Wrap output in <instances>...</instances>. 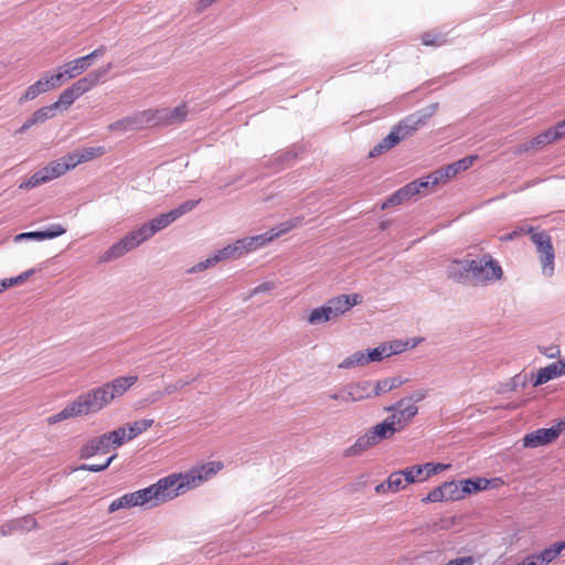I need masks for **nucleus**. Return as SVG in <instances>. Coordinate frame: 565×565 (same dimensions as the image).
I'll use <instances>...</instances> for the list:
<instances>
[{
	"label": "nucleus",
	"mask_w": 565,
	"mask_h": 565,
	"mask_svg": "<svg viewBox=\"0 0 565 565\" xmlns=\"http://www.w3.org/2000/svg\"><path fill=\"white\" fill-rule=\"evenodd\" d=\"M376 446L374 441V437L367 430L365 434L360 436L352 446L348 447L344 450L345 457H356L361 456L363 452L367 451L372 447Z\"/></svg>",
	"instance_id": "5701e85b"
},
{
	"label": "nucleus",
	"mask_w": 565,
	"mask_h": 565,
	"mask_svg": "<svg viewBox=\"0 0 565 565\" xmlns=\"http://www.w3.org/2000/svg\"><path fill=\"white\" fill-rule=\"evenodd\" d=\"M34 274V269H29V270H25L23 273H21L20 275H18L17 277H12V278H6L7 279V282L9 285V288L10 287H13L15 285H21L23 284L26 279H29L32 275Z\"/></svg>",
	"instance_id": "864d4df0"
},
{
	"label": "nucleus",
	"mask_w": 565,
	"mask_h": 565,
	"mask_svg": "<svg viewBox=\"0 0 565 565\" xmlns=\"http://www.w3.org/2000/svg\"><path fill=\"white\" fill-rule=\"evenodd\" d=\"M489 483H490V481L486 478L461 480L465 497L467 494H472V493H477L481 490H486L488 488Z\"/></svg>",
	"instance_id": "7c9ffc66"
},
{
	"label": "nucleus",
	"mask_w": 565,
	"mask_h": 565,
	"mask_svg": "<svg viewBox=\"0 0 565 565\" xmlns=\"http://www.w3.org/2000/svg\"><path fill=\"white\" fill-rule=\"evenodd\" d=\"M105 152L106 149L103 146L77 149L67 153V161L72 163L74 169L82 163L100 158L103 154H105Z\"/></svg>",
	"instance_id": "f3484780"
},
{
	"label": "nucleus",
	"mask_w": 565,
	"mask_h": 565,
	"mask_svg": "<svg viewBox=\"0 0 565 565\" xmlns=\"http://www.w3.org/2000/svg\"><path fill=\"white\" fill-rule=\"evenodd\" d=\"M537 255L542 266L543 275L546 277H552L555 271V250L553 245L546 248L545 250H541V253H539Z\"/></svg>",
	"instance_id": "bb28decb"
},
{
	"label": "nucleus",
	"mask_w": 565,
	"mask_h": 565,
	"mask_svg": "<svg viewBox=\"0 0 565 565\" xmlns=\"http://www.w3.org/2000/svg\"><path fill=\"white\" fill-rule=\"evenodd\" d=\"M425 124V117H408L394 126L391 132L371 151L370 157H376L394 148L403 139L412 136L420 126Z\"/></svg>",
	"instance_id": "7ed1b4c3"
},
{
	"label": "nucleus",
	"mask_w": 565,
	"mask_h": 565,
	"mask_svg": "<svg viewBox=\"0 0 565 565\" xmlns=\"http://www.w3.org/2000/svg\"><path fill=\"white\" fill-rule=\"evenodd\" d=\"M66 232L65 227L61 224H54L46 231H36V232H25L18 234L14 237L15 242L22 241V239H51L57 236L63 235Z\"/></svg>",
	"instance_id": "412c9836"
},
{
	"label": "nucleus",
	"mask_w": 565,
	"mask_h": 565,
	"mask_svg": "<svg viewBox=\"0 0 565 565\" xmlns=\"http://www.w3.org/2000/svg\"><path fill=\"white\" fill-rule=\"evenodd\" d=\"M559 141L553 126L532 137L531 139L520 143L515 149V154L533 152L545 148L554 142Z\"/></svg>",
	"instance_id": "f8f14e48"
},
{
	"label": "nucleus",
	"mask_w": 565,
	"mask_h": 565,
	"mask_svg": "<svg viewBox=\"0 0 565 565\" xmlns=\"http://www.w3.org/2000/svg\"><path fill=\"white\" fill-rule=\"evenodd\" d=\"M107 436L114 448L120 447L125 441H127L128 428L126 426H120L117 429L107 433Z\"/></svg>",
	"instance_id": "a19ab883"
},
{
	"label": "nucleus",
	"mask_w": 565,
	"mask_h": 565,
	"mask_svg": "<svg viewBox=\"0 0 565 565\" xmlns=\"http://www.w3.org/2000/svg\"><path fill=\"white\" fill-rule=\"evenodd\" d=\"M422 42L426 46H440L447 41L444 35L433 32H426L422 35Z\"/></svg>",
	"instance_id": "de8ad7c7"
},
{
	"label": "nucleus",
	"mask_w": 565,
	"mask_h": 565,
	"mask_svg": "<svg viewBox=\"0 0 565 565\" xmlns=\"http://www.w3.org/2000/svg\"><path fill=\"white\" fill-rule=\"evenodd\" d=\"M531 241L536 247L537 254L553 245L552 238L546 231L532 232Z\"/></svg>",
	"instance_id": "72a5a7b5"
},
{
	"label": "nucleus",
	"mask_w": 565,
	"mask_h": 565,
	"mask_svg": "<svg viewBox=\"0 0 565 565\" xmlns=\"http://www.w3.org/2000/svg\"><path fill=\"white\" fill-rule=\"evenodd\" d=\"M564 428L565 422H559L551 428H540L529 433L523 438V446L527 448H536L552 444L558 438Z\"/></svg>",
	"instance_id": "9b49d317"
},
{
	"label": "nucleus",
	"mask_w": 565,
	"mask_h": 565,
	"mask_svg": "<svg viewBox=\"0 0 565 565\" xmlns=\"http://www.w3.org/2000/svg\"><path fill=\"white\" fill-rule=\"evenodd\" d=\"M422 468L424 469V477L427 481L430 477L436 476L443 471H446L450 468L449 463H435V462H426L422 465Z\"/></svg>",
	"instance_id": "37998d69"
},
{
	"label": "nucleus",
	"mask_w": 565,
	"mask_h": 565,
	"mask_svg": "<svg viewBox=\"0 0 565 565\" xmlns=\"http://www.w3.org/2000/svg\"><path fill=\"white\" fill-rule=\"evenodd\" d=\"M111 443L107 434H103L98 437L88 440L81 449L82 458H90L97 454H107L111 447Z\"/></svg>",
	"instance_id": "a211bd4d"
},
{
	"label": "nucleus",
	"mask_w": 565,
	"mask_h": 565,
	"mask_svg": "<svg viewBox=\"0 0 565 565\" xmlns=\"http://www.w3.org/2000/svg\"><path fill=\"white\" fill-rule=\"evenodd\" d=\"M140 113L134 117V118H124V119H120V120H117L113 124H110L108 126V129L110 131H116V130H128V129H131L136 126V124H143L141 120H140Z\"/></svg>",
	"instance_id": "58836bf2"
},
{
	"label": "nucleus",
	"mask_w": 565,
	"mask_h": 565,
	"mask_svg": "<svg viewBox=\"0 0 565 565\" xmlns=\"http://www.w3.org/2000/svg\"><path fill=\"white\" fill-rule=\"evenodd\" d=\"M365 353L367 364L371 362L382 361L384 358H388L392 355V351L390 350V348H386L384 343L377 348L367 350Z\"/></svg>",
	"instance_id": "4c0bfd02"
},
{
	"label": "nucleus",
	"mask_w": 565,
	"mask_h": 565,
	"mask_svg": "<svg viewBox=\"0 0 565 565\" xmlns=\"http://www.w3.org/2000/svg\"><path fill=\"white\" fill-rule=\"evenodd\" d=\"M40 94H41L40 90L36 87H34V85L32 84L25 89L24 94L20 97L19 102L24 103L28 100H33Z\"/></svg>",
	"instance_id": "13d9d810"
},
{
	"label": "nucleus",
	"mask_w": 565,
	"mask_h": 565,
	"mask_svg": "<svg viewBox=\"0 0 565 565\" xmlns=\"http://www.w3.org/2000/svg\"><path fill=\"white\" fill-rule=\"evenodd\" d=\"M369 431L374 437L375 444L379 445L382 440L393 437L398 430L391 424L390 419L386 418L372 427Z\"/></svg>",
	"instance_id": "a878e982"
},
{
	"label": "nucleus",
	"mask_w": 565,
	"mask_h": 565,
	"mask_svg": "<svg viewBox=\"0 0 565 565\" xmlns=\"http://www.w3.org/2000/svg\"><path fill=\"white\" fill-rule=\"evenodd\" d=\"M116 457H117V454L110 456L104 463H100V465H83L79 469L92 471V472H99V471H103V470L107 469Z\"/></svg>",
	"instance_id": "603ef678"
},
{
	"label": "nucleus",
	"mask_w": 565,
	"mask_h": 565,
	"mask_svg": "<svg viewBox=\"0 0 565 565\" xmlns=\"http://www.w3.org/2000/svg\"><path fill=\"white\" fill-rule=\"evenodd\" d=\"M78 97L79 96L75 92L74 87L70 86L60 94L58 99L53 103V107L56 109L58 107H64V109H67Z\"/></svg>",
	"instance_id": "473e14b6"
},
{
	"label": "nucleus",
	"mask_w": 565,
	"mask_h": 565,
	"mask_svg": "<svg viewBox=\"0 0 565 565\" xmlns=\"http://www.w3.org/2000/svg\"><path fill=\"white\" fill-rule=\"evenodd\" d=\"M534 231V227L533 226H521L519 228H515L514 231H512L511 233H508L505 234L504 236L501 237L502 241H511L520 235H523V234H530Z\"/></svg>",
	"instance_id": "6e6d98bb"
},
{
	"label": "nucleus",
	"mask_w": 565,
	"mask_h": 565,
	"mask_svg": "<svg viewBox=\"0 0 565 565\" xmlns=\"http://www.w3.org/2000/svg\"><path fill=\"white\" fill-rule=\"evenodd\" d=\"M73 408L76 412L77 417L87 416L98 412L89 391L78 395L73 402H71Z\"/></svg>",
	"instance_id": "b1692460"
},
{
	"label": "nucleus",
	"mask_w": 565,
	"mask_h": 565,
	"mask_svg": "<svg viewBox=\"0 0 565 565\" xmlns=\"http://www.w3.org/2000/svg\"><path fill=\"white\" fill-rule=\"evenodd\" d=\"M89 66H90V61L85 55V56L77 57L73 61H70L66 64H64L62 67H58V71L56 72V74L62 75V83H63L65 77L67 79L75 78L76 76L84 73Z\"/></svg>",
	"instance_id": "6ab92c4d"
},
{
	"label": "nucleus",
	"mask_w": 565,
	"mask_h": 565,
	"mask_svg": "<svg viewBox=\"0 0 565 565\" xmlns=\"http://www.w3.org/2000/svg\"><path fill=\"white\" fill-rule=\"evenodd\" d=\"M150 504L146 488L126 493L115 499L108 507V512L113 513L120 509H129Z\"/></svg>",
	"instance_id": "ddd939ff"
},
{
	"label": "nucleus",
	"mask_w": 565,
	"mask_h": 565,
	"mask_svg": "<svg viewBox=\"0 0 565 565\" xmlns=\"http://www.w3.org/2000/svg\"><path fill=\"white\" fill-rule=\"evenodd\" d=\"M443 484L446 501H458L465 498L461 481H446Z\"/></svg>",
	"instance_id": "cd10ccee"
},
{
	"label": "nucleus",
	"mask_w": 565,
	"mask_h": 565,
	"mask_svg": "<svg viewBox=\"0 0 565 565\" xmlns=\"http://www.w3.org/2000/svg\"><path fill=\"white\" fill-rule=\"evenodd\" d=\"M62 84V75L61 74H53V75H45L35 83H33L34 87H36L40 93H46L53 88H56L61 86Z\"/></svg>",
	"instance_id": "c756f323"
},
{
	"label": "nucleus",
	"mask_w": 565,
	"mask_h": 565,
	"mask_svg": "<svg viewBox=\"0 0 565 565\" xmlns=\"http://www.w3.org/2000/svg\"><path fill=\"white\" fill-rule=\"evenodd\" d=\"M224 465L222 461H209L194 466L185 472H173L160 478L146 488L151 507L172 501L214 478Z\"/></svg>",
	"instance_id": "f257e3e1"
},
{
	"label": "nucleus",
	"mask_w": 565,
	"mask_h": 565,
	"mask_svg": "<svg viewBox=\"0 0 565 565\" xmlns=\"http://www.w3.org/2000/svg\"><path fill=\"white\" fill-rule=\"evenodd\" d=\"M199 202L200 200H189L179 205L178 207L169 211L168 213H163L152 218L150 222L145 223V226L147 227V230L150 231L149 234L153 236L157 232L168 227L175 220H178L185 213L192 211L199 204Z\"/></svg>",
	"instance_id": "1a4fd4ad"
},
{
	"label": "nucleus",
	"mask_w": 565,
	"mask_h": 565,
	"mask_svg": "<svg viewBox=\"0 0 565 565\" xmlns=\"http://www.w3.org/2000/svg\"><path fill=\"white\" fill-rule=\"evenodd\" d=\"M559 140L565 138V118L553 125Z\"/></svg>",
	"instance_id": "338daca9"
},
{
	"label": "nucleus",
	"mask_w": 565,
	"mask_h": 565,
	"mask_svg": "<svg viewBox=\"0 0 565 565\" xmlns=\"http://www.w3.org/2000/svg\"><path fill=\"white\" fill-rule=\"evenodd\" d=\"M475 559L472 556H465L449 561L445 565H473Z\"/></svg>",
	"instance_id": "69168bd1"
},
{
	"label": "nucleus",
	"mask_w": 565,
	"mask_h": 565,
	"mask_svg": "<svg viewBox=\"0 0 565 565\" xmlns=\"http://www.w3.org/2000/svg\"><path fill=\"white\" fill-rule=\"evenodd\" d=\"M153 425V419H140L134 423H129L126 426L128 428L127 439L131 440L136 438L138 435L142 434L147 429H149Z\"/></svg>",
	"instance_id": "2f4dec72"
},
{
	"label": "nucleus",
	"mask_w": 565,
	"mask_h": 565,
	"mask_svg": "<svg viewBox=\"0 0 565 565\" xmlns=\"http://www.w3.org/2000/svg\"><path fill=\"white\" fill-rule=\"evenodd\" d=\"M564 550L565 541L556 542L553 545L544 548L541 553L533 554V556L537 558L539 565H547L557 558Z\"/></svg>",
	"instance_id": "393cba45"
},
{
	"label": "nucleus",
	"mask_w": 565,
	"mask_h": 565,
	"mask_svg": "<svg viewBox=\"0 0 565 565\" xmlns=\"http://www.w3.org/2000/svg\"><path fill=\"white\" fill-rule=\"evenodd\" d=\"M366 353L363 351L355 352L350 356L345 358L340 364V369H351L355 366L366 365Z\"/></svg>",
	"instance_id": "e433bc0d"
},
{
	"label": "nucleus",
	"mask_w": 565,
	"mask_h": 565,
	"mask_svg": "<svg viewBox=\"0 0 565 565\" xmlns=\"http://www.w3.org/2000/svg\"><path fill=\"white\" fill-rule=\"evenodd\" d=\"M447 276L459 284L470 282V260H451L447 266Z\"/></svg>",
	"instance_id": "aec40b11"
},
{
	"label": "nucleus",
	"mask_w": 565,
	"mask_h": 565,
	"mask_svg": "<svg viewBox=\"0 0 565 565\" xmlns=\"http://www.w3.org/2000/svg\"><path fill=\"white\" fill-rule=\"evenodd\" d=\"M218 262H217V257H215V255H213L212 257H209L207 259H205L204 262H201L199 263L194 268L193 270L195 271H202V270H205L206 268L209 267H212L214 265H216Z\"/></svg>",
	"instance_id": "052dcab7"
},
{
	"label": "nucleus",
	"mask_w": 565,
	"mask_h": 565,
	"mask_svg": "<svg viewBox=\"0 0 565 565\" xmlns=\"http://www.w3.org/2000/svg\"><path fill=\"white\" fill-rule=\"evenodd\" d=\"M303 221V217H294L290 218L281 224H279L277 227L270 230L269 232H266L260 235H255L250 237H245L242 239H237L238 246L241 248V254H245L252 250H256L269 242H271L274 238H277L289 231L296 228L298 225H300Z\"/></svg>",
	"instance_id": "423d86ee"
},
{
	"label": "nucleus",
	"mask_w": 565,
	"mask_h": 565,
	"mask_svg": "<svg viewBox=\"0 0 565 565\" xmlns=\"http://www.w3.org/2000/svg\"><path fill=\"white\" fill-rule=\"evenodd\" d=\"M515 565H539L537 563V558H535L532 555H527L526 557H524L521 562L516 563Z\"/></svg>",
	"instance_id": "774afa93"
},
{
	"label": "nucleus",
	"mask_w": 565,
	"mask_h": 565,
	"mask_svg": "<svg viewBox=\"0 0 565 565\" xmlns=\"http://www.w3.org/2000/svg\"><path fill=\"white\" fill-rule=\"evenodd\" d=\"M387 479H388L387 487L391 488L392 493L399 492L401 490H404L407 488V486H409V482L407 480L404 469L390 473Z\"/></svg>",
	"instance_id": "c85d7f7f"
},
{
	"label": "nucleus",
	"mask_w": 565,
	"mask_h": 565,
	"mask_svg": "<svg viewBox=\"0 0 565 565\" xmlns=\"http://www.w3.org/2000/svg\"><path fill=\"white\" fill-rule=\"evenodd\" d=\"M89 393L94 399V403H95L98 412L111 403L104 385H100V386L89 390Z\"/></svg>",
	"instance_id": "f704fd0d"
},
{
	"label": "nucleus",
	"mask_w": 565,
	"mask_h": 565,
	"mask_svg": "<svg viewBox=\"0 0 565 565\" xmlns=\"http://www.w3.org/2000/svg\"><path fill=\"white\" fill-rule=\"evenodd\" d=\"M188 116V106L178 105L174 108L147 109L140 113V120L147 125H173L182 122Z\"/></svg>",
	"instance_id": "6e6552de"
},
{
	"label": "nucleus",
	"mask_w": 565,
	"mask_h": 565,
	"mask_svg": "<svg viewBox=\"0 0 565 565\" xmlns=\"http://www.w3.org/2000/svg\"><path fill=\"white\" fill-rule=\"evenodd\" d=\"M150 231L147 230L145 224H142L139 228L127 233L122 238H120L117 243L111 245L100 257V263H108L113 259L119 258L124 256L126 253L137 248L145 241L149 239L151 234Z\"/></svg>",
	"instance_id": "39448f33"
},
{
	"label": "nucleus",
	"mask_w": 565,
	"mask_h": 565,
	"mask_svg": "<svg viewBox=\"0 0 565 565\" xmlns=\"http://www.w3.org/2000/svg\"><path fill=\"white\" fill-rule=\"evenodd\" d=\"M113 64L108 63L107 65L99 67L84 77L77 79L72 84L75 92L78 96L84 95L85 93L92 90L95 86L98 85L99 81L111 70Z\"/></svg>",
	"instance_id": "2eb2a0df"
},
{
	"label": "nucleus",
	"mask_w": 565,
	"mask_h": 565,
	"mask_svg": "<svg viewBox=\"0 0 565 565\" xmlns=\"http://www.w3.org/2000/svg\"><path fill=\"white\" fill-rule=\"evenodd\" d=\"M565 374V361L554 362L545 367L539 370L536 379L534 381V386L542 385L548 382L552 379Z\"/></svg>",
	"instance_id": "4be33fe9"
},
{
	"label": "nucleus",
	"mask_w": 565,
	"mask_h": 565,
	"mask_svg": "<svg viewBox=\"0 0 565 565\" xmlns=\"http://www.w3.org/2000/svg\"><path fill=\"white\" fill-rule=\"evenodd\" d=\"M55 109L56 108L53 107V104H51L49 106L39 108L38 110H35L32 114V116L34 117V120L36 121V124H41V122H44L45 120H47L49 118L54 117Z\"/></svg>",
	"instance_id": "09e8293b"
},
{
	"label": "nucleus",
	"mask_w": 565,
	"mask_h": 565,
	"mask_svg": "<svg viewBox=\"0 0 565 565\" xmlns=\"http://www.w3.org/2000/svg\"><path fill=\"white\" fill-rule=\"evenodd\" d=\"M478 159V156L472 154L465 157L456 162L450 163L451 168L454 169L455 174L457 175L460 171L468 170L475 161Z\"/></svg>",
	"instance_id": "49530a36"
},
{
	"label": "nucleus",
	"mask_w": 565,
	"mask_h": 565,
	"mask_svg": "<svg viewBox=\"0 0 565 565\" xmlns=\"http://www.w3.org/2000/svg\"><path fill=\"white\" fill-rule=\"evenodd\" d=\"M430 181H433L431 173H429L425 178L415 180V183L417 184V189L419 190L420 193L423 192V190H426L430 185H433Z\"/></svg>",
	"instance_id": "e2e57ef3"
},
{
	"label": "nucleus",
	"mask_w": 565,
	"mask_h": 565,
	"mask_svg": "<svg viewBox=\"0 0 565 565\" xmlns=\"http://www.w3.org/2000/svg\"><path fill=\"white\" fill-rule=\"evenodd\" d=\"M401 189H402L403 193H405V196L408 199V201L412 198H414L415 195L420 194L419 190L417 189V184L415 183V181H412V182L407 183L406 185H404Z\"/></svg>",
	"instance_id": "bf43d9fd"
},
{
	"label": "nucleus",
	"mask_w": 565,
	"mask_h": 565,
	"mask_svg": "<svg viewBox=\"0 0 565 565\" xmlns=\"http://www.w3.org/2000/svg\"><path fill=\"white\" fill-rule=\"evenodd\" d=\"M276 288V284L274 281H266L260 285H258L256 288H254L253 294H259V292H269Z\"/></svg>",
	"instance_id": "680f3d73"
},
{
	"label": "nucleus",
	"mask_w": 565,
	"mask_h": 565,
	"mask_svg": "<svg viewBox=\"0 0 565 565\" xmlns=\"http://www.w3.org/2000/svg\"><path fill=\"white\" fill-rule=\"evenodd\" d=\"M372 396V382L370 381L348 384L341 388V402L344 403L360 402Z\"/></svg>",
	"instance_id": "4468645a"
},
{
	"label": "nucleus",
	"mask_w": 565,
	"mask_h": 565,
	"mask_svg": "<svg viewBox=\"0 0 565 565\" xmlns=\"http://www.w3.org/2000/svg\"><path fill=\"white\" fill-rule=\"evenodd\" d=\"M386 411L392 412V415L387 418L399 431L414 419L418 413V407L411 399L402 398L395 405L387 407Z\"/></svg>",
	"instance_id": "9d476101"
},
{
	"label": "nucleus",
	"mask_w": 565,
	"mask_h": 565,
	"mask_svg": "<svg viewBox=\"0 0 565 565\" xmlns=\"http://www.w3.org/2000/svg\"><path fill=\"white\" fill-rule=\"evenodd\" d=\"M372 391H373V396H379L383 393L390 392L391 387L385 379L382 381H377L374 384L372 383Z\"/></svg>",
	"instance_id": "4d7b16f0"
},
{
	"label": "nucleus",
	"mask_w": 565,
	"mask_h": 565,
	"mask_svg": "<svg viewBox=\"0 0 565 565\" xmlns=\"http://www.w3.org/2000/svg\"><path fill=\"white\" fill-rule=\"evenodd\" d=\"M422 465H414L404 469L409 484L425 482Z\"/></svg>",
	"instance_id": "79ce46f5"
},
{
	"label": "nucleus",
	"mask_w": 565,
	"mask_h": 565,
	"mask_svg": "<svg viewBox=\"0 0 565 565\" xmlns=\"http://www.w3.org/2000/svg\"><path fill=\"white\" fill-rule=\"evenodd\" d=\"M454 177H456L454 169L451 168L450 164H448L446 167H443L440 169L433 171L431 172L433 181H430V182L433 185H438L440 183L448 182Z\"/></svg>",
	"instance_id": "c9c22d12"
},
{
	"label": "nucleus",
	"mask_w": 565,
	"mask_h": 565,
	"mask_svg": "<svg viewBox=\"0 0 565 565\" xmlns=\"http://www.w3.org/2000/svg\"><path fill=\"white\" fill-rule=\"evenodd\" d=\"M503 270L500 264L489 254L480 259L470 260V282L473 285H488L500 280Z\"/></svg>",
	"instance_id": "20e7f679"
},
{
	"label": "nucleus",
	"mask_w": 565,
	"mask_h": 565,
	"mask_svg": "<svg viewBox=\"0 0 565 565\" xmlns=\"http://www.w3.org/2000/svg\"><path fill=\"white\" fill-rule=\"evenodd\" d=\"M73 417H77L75 409L73 408L72 403L66 405L61 412L50 416L46 420L49 425H54L62 420H66Z\"/></svg>",
	"instance_id": "ea45409f"
},
{
	"label": "nucleus",
	"mask_w": 565,
	"mask_h": 565,
	"mask_svg": "<svg viewBox=\"0 0 565 565\" xmlns=\"http://www.w3.org/2000/svg\"><path fill=\"white\" fill-rule=\"evenodd\" d=\"M138 382L137 375L118 376L104 385L110 402L122 396Z\"/></svg>",
	"instance_id": "dca6fc26"
},
{
	"label": "nucleus",
	"mask_w": 565,
	"mask_h": 565,
	"mask_svg": "<svg viewBox=\"0 0 565 565\" xmlns=\"http://www.w3.org/2000/svg\"><path fill=\"white\" fill-rule=\"evenodd\" d=\"M214 255L217 257V262L242 256L237 241L234 244L227 245L223 249L217 250Z\"/></svg>",
	"instance_id": "c03bdc74"
},
{
	"label": "nucleus",
	"mask_w": 565,
	"mask_h": 565,
	"mask_svg": "<svg viewBox=\"0 0 565 565\" xmlns=\"http://www.w3.org/2000/svg\"><path fill=\"white\" fill-rule=\"evenodd\" d=\"M406 201H408V199L405 196L402 189H399L383 202L382 210L387 209L388 206L399 205Z\"/></svg>",
	"instance_id": "3c124183"
},
{
	"label": "nucleus",
	"mask_w": 565,
	"mask_h": 565,
	"mask_svg": "<svg viewBox=\"0 0 565 565\" xmlns=\"http://www.w3.org/2000/svg\"><path fill=\"white\" fill-rule=\"evenodd\" d=\"M72 169V163L67 161V154H65L60 159L49 162L44 168L32 174L30 179L20 184V189L29 190L35 188L40 184L64 175Z\"/></svg>",
	"instance_id": "0eeeda50"
},
{
	"label": "nucleus",
	"mask_w": 565,
	"mask_h": 565,
	"mask_svg": "<svg viewBox=\"0 0 565 565\" xmlns=\"http://www.w3.org/2000/svg\"><path fill=\"white\" fill-rule=\"evenodd\" d=\"M418 342H419V340L412 339V340H407L405 342L393 341L391 343H384V345L386 348H390V350L392 351V355H393V354L402 353V352L406 351L407 349L415 348Z\"/></svg>",
	"instance_id": "a18cd8bd"
},
{
	"label": "nucleus",
	"mask_w": 565,
	"mask_h": 565,
	"mask_svg": "<svg viewBox=\"0 0 565 565\" xmlns=\"http://www.w3.org/2000/svg\"><path fill=\"white\" fill-rule=\"evenodd\" d=\"M362 302L359 294L340 295L330 298L322 306L310 310L306 321L310 326H318L338 320L341 316L350 311L354 306Z\"/></svg>",
	"instance_id": "f03ea898"
},
{
	"label": "nucleus",
	"mask_w": 565,
	"mask_h": 565,
	"mask_svg": "<svg viewBox=\"0 0 565 565\" xmlns=\"http://www.w3.org/2000/svg\"><path fill=\"white\" fill-rule=\"evenodd\" d=\"M34 274V269H29V270H25L23 273H21L20 275H18L17 277H12V278H6L7 279V282L9 285V288L10 287H13L15 285H21L23 284L26 279H29L32 275Z\"/></svg>",
	"instance_id": "5fc2aeb1"
},
{
	"label": "nucleus",
	"mask_w": 565,
	"mask_h": 565,
	"mask_svg": "<svg viewBox=\"0 0 565 565\" xmlns=\"http://www.w3.org/2000/svg\"><path fill=\"white\" fill-rule=\"evenodd\" d=\"M446 501L443 484L434 488L428 494L422 499L423 503H436Z\"/></svg>",
	"instance_id": "8fccbe9b"
},
{
	"label": "nucleus",
	"mask_w": 565,
	"mask_h": 565,
	"mask_svg": "<svg viewBox=\"0 0 565 565\" xmlns=\"http://www.w3.org/2000/svg\"><path fill=\"white\" fill-rule=\"evenodd\" d=\"M185 385H186L185 382L179 381L174 384L167 385L162 392L164 393V395H171V394L175 393L177 391H180L181 388H183Z\"/></svg>",
	"instance_id": "0e129e2a"
}]
</instances>
